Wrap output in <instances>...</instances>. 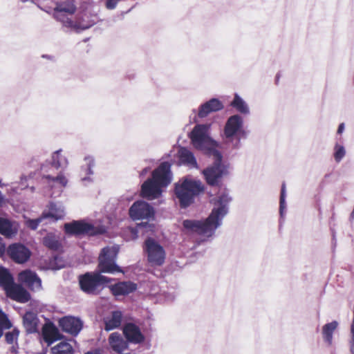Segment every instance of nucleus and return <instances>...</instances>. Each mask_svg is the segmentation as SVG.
Listing matches in <instances>:
<instances>
[{"instance_id": "f257e3e1", "label": "nucleus", "mask_w": 354, "mask_h": 354, "mask_svg": "<svg viewBox=\"0 0 354 354\" xmlns=\"http://www.w3.org/2000/svg\"><path fill=\"white\" fill-rule=\"evenodd\" d=\"M231 197L226 192L219 193L210 200L212 209L205 221L187 219L183 222V231L188 235H201L206 238L212 237L216 229L222 225L224 217L229 211Z\"/></svg>"}, {"instance_id": "f03ea898", "label": "nucleus", "mask_w": 354, "mask_h": 354, "mask_svg": "<svg viewBox=\"0 0 354 354\" xmlns=\"http://www.w3.org/2000/svg\"><path fill=\"white\" fill-rule=\"evenodd\" d=\"M171 180V165L164 162L152 172V178L142 184V196L149 200L158 198L162 194V188L167 187Z\"/></svg>"}, {"instance_id": "7ed1b4c3", "label": "nucleus", "mask_w": 354, "mask_h": 354, "mask_svg": "<svg viewBox=\"0 0 354 354\" xmlns=\"http://www.w3.org/2000/svg\"><path fill=\"white\" fill-rule=\"evenodd\" d=\"M210 127V124H197L190 132L189 138L195 149L207 156H212V154L218 156V149L220 147V144L211 138Z\"/></svg>"}, {"instance_id": "20e7f679", "label": "nucleus", "mask_w": 354, "mask_h": 354, "mask_svg": "<svg viewBox=\"0 0 354 354\" xmlns=\"http://www.w3.org/2000/svg\"><path fill=\"white\" fill-rule=\"evenodd\" d=\"M248 132L244 128V120L242 116L234 114L230 116L224 125L222 138L225 144L234 149L241 146V139H246Z\"/></svg>"}, {"instance_id": "39448f33", "label": "nucleus", "mask_w": 354, "mask_h": 354, "mask_svg": "<svg viewBox=\"0 0 354 354\" xmlns=\"http://www.w3.org/2000/svg\"><path fill=\"white\" fill-rule=\"evenodd\" d=\"M203 189V185L200 180L185 178L176 184L175 194L180 207L186 208Z\"/></svg>"}, {"instance_id": "423d86ee", "label": "nucleus", "mask_w": 354, "mask_h": 354, "mask_svg": "<svg viewBox=\"0 0 354 354\" xmlns=\"http://www.w3.org/2000/svg\"><path fill=\"white\" fill-rule=\"evenodd\" d=\"M64 230L69 235L82 236L89 235L94 236L102 234L106 232L107 227L104 225L91 224L84 220L73 221L71 223H66L64 225Z\"/></svg>"}, {"instance_id": "0eeeda50", "label": "nucleus", "mask_w": 354, "mask_h": 354, "mask_svg": "<svg viewBox=\"0 0 354 354\" xmlns=\"http://www.w3.org/2000/svg\"><path fill=\"white\" fill-rule=\"evenodd\" d=\"M119 252V246L114 245L104 248L99 256L98 268L101 272L115 273L121 272L120 268L115 263Z\"/></svg>"}, {"instance_id": "6e6552de", "label": "nucleus", "mask_w": 354, "mask_h": 354, "mask_svg": "<svg viewBox=\"0 0 354 354\" xmlns=\"http://www.w3.org/2000/svg\"><path fill=\"white\" fill-rule=\"evenodd\" d=\"M110 281L111 279L102 275L100 272H86L79 277L82 290L88 294H96L102 286Z\"/></svg>"}, {"instance_id": "1a4fd4ad", "label": "nucleus", "mask_w": 354, "mask_h": 354, "mask_svg": "<svg viewBox=\"0 0 354 354\" xmlns=\"http://www.w3.org/2000/svg\"><path fill=\"white\" fill-rule=\"evenodd\" d=\"M144 250L148 262L153 266H162L165 260L166 252L164 248L155 239L148 238L144 244Z\"/></svg>"}, {"instance_id": "9d476101", "label": "nucleus", "mask_w": 354, "mask_h": 354, "mask_svg": "<svg viewBox=\"0 0 354 354\" xmlns=\"http://www.w3.org/2000/svg\"><path fill=\"white\" fill-rule=\"evenodd\" d=\"M218 155L212 154L214 159L213 165L203 171L207 183L211 185L217 184L219 179L227 174L228 167L222 162V155L219 151Z\"/></svg>"}, {"instance_id": "9b49d317", "label": "nucleus", "mask_w": 354, "mask_h": 354, "mask_svg": "<svg viewBox=\"0 0 354 354\" xmlns=\"http://www.w3.org/2000/svg\"><path fill=\"white\" fill-rule=\"evenodd\" d=\"M97 20L96 15L91 14L87 10L79 12L75 14V17L71 19L66 28L71 31L80 32L93 26Z\"/></svg>"}, {"instance_id": "f8f14e48", "label": "nucleus", "mask_w": 354, "mask_h": 354, "mask_svg": "<svg viewBox=\"0 0 354 354\" xmlns=\"http://www.w3.org/2000/svg\"><path fill=\"white\" fill-rule=\"evenodd\" d=\"M75 10L76 6L71 0L58 2L54 8L53 17L66 28L71 19L75 17Z\"/></svg>"}, {"instance_id": "ddd939ff", "label": "nucleus", "mask_w": 354, "mask_h": 354, "mask_svg": "<svg viewBox=\"0 0 354 354\" xmlns=\"http://www.w3.org/2000/svg\"><path fill=\"white\" fill-rule=\"evenodd\" d=\"M130 217L136 220L150 219L154 216V209L145 201L135 202L129 209Z\"/></svg>"}, {"instance_id": "4468645a", "label": "nucleus", "mask_w": 354, "mask_h": 354, "mask_svg": "<svg viewBox=\"0 0 354 354\" xmlns=\"http://www.w3.org/2000/svg\"><path fill=\"white\" fill-rule=\"evenodd\" d=\"M9 257L17 263H24L26 262L31 254L30 250L25 245L20 243H14L8 248Z\"/></svg>"}, {"instance_id": "2eb2a0df", "label": "nucleus", "mask_w": 354, "mask_h": 354, "mask_svg": "<svg viewBox=\"0 0 354 354\" xmlns=\"http://www.w3.org/2000/svg\"><path fill=\"white\" fill-rule=\"evenodd\" d=\"M111 348L118 354H130L129 342L117 332L112 333L109 337Z\"/></svg>"}, {"instance_id": "dca6fc26", "label": "nucleus", "mask_w": 354, "mask_h": 354, "mask_svg": "<svg viewBox=\"0 0 354 354\" xmlns=\"http://www.w3.org/2000/svg\"><path fill=\"white\" fill-rule=\"evenodd\" d=\"M19 281L32 290L37 291L41 288V281L37 274L30 270L21 272L18 277Z\"/></svg>"}, {"instance_id": "f3484780", "label": "nucleus", "mask_w": 354, "mask_h": 354, "mask_svg": "<svg viewBox=\"0 0 354 354\" xmlns=\"http://www.w3.org/2000/svg\"><path fill=\"white\" fill-rule=\"evenodd\" d=\"M122 332L129 344H140L145 339L140 328L134 324H126L123 327Z\"/></svg>"}, {"instance_id": "a211bd4d", "label": "nucleus", "mask_w": 354, "mask_h": 354, "mask_svg": "<svg viewBox=\"0 0 354 354\" xmlns=\"http://www.w3.org/2000/svg\"><path fill=\"white\" fill-rule=\"evenodd\" d=\"M64 216L65 208L60 203H49L42 212V218H45L53 222L64 218Z\"/></svg>"}, {"instance_id": "6ab92c4d", "label": "nucleus", "mask_w": 354, "mask_h": 354, "mask_svg": "<svg viewBox=\"0 0 354 354\" xmlns=\"http://www.w3.org/2000/svg\"><path fill=\"white\" fill-rule=\"evenodd\" d=\"M59 326L62 330L72 335H77L82 328V321L75 317H65L59 319Z\"/></svg>"}, {"instance_id": "aec40b11", "label": "nucleus", "mask_w": 354, "mask_h": 354, "mask_svg": "<svg viewBox=\"0 0 354 354\" xmlns=\"http://www.w3.org/2000/svg\"><path fill=\"white\" fill-rule=\"evenodd\" d=\"M6 295L10 299L21 303L27 302L30 299L29 293L20 285L10 282L4 289Z\"/></svg>"}, {"instance_id": "412c9836", "label": "nucleus", "mask_w": 354, "mask_h": 354, "mask_svg": "<svg viewBox=\"0 0 354 354\" xmlns=\"http://www.w3.org/2000/svg\"><path fill=\"white\" fill-rule=\"evenodd\" d=\"M43 179L52 189L57 190V195L60 194L68 183L66 177L62 173H59L57 176L44 174Z\"/></svg>"}, {"instance_id": "4be33fe9", "label": "nucleus", "mask_w": 354, "mask_h": 354, "mask_svg": "<svg viewBox=\"0 0 354 354\" xmlns=\"http://www.w3.org/2000/svg\"><path fill=\"white\" fill-rule=\"evenodd\" d=\"M17 221L0 217V234L6 238H12L17 235L19 230Z\"/></svg>"}, {"instance_id": "5701e85b", "label": "nucleus", "mask_w": 354, "mask_h": 354, "mask_svg": "<svg viewBox=\"0 0 354 354\" xmlns=\"http://www.w3.org/2000/svg\"><path fill=\"white\" fill-rule=\"evenodd\" d=\"M223 109V104L218 99L212 98L200 106L198 115L202 118L207 116L212 112L218 111Z\"/></svg>"}, {"instance_id": "b1692460", "label": "nucleus", "mask_w": 354, "mask_h": 354, "mask_svg": "<svg viewBox=\"0 0 354 354\" xmlns=\"http://www.w3.org/2000/svg\"><path fill=\"white\" fill-rule=\"evenodd\" d=\"M84 165L81 167V180L86 185L93 181L91 176L93 174L95 161L92 156H88L84 158Z\"/></svg>"}, {"instance_id": "393cba45", "label": "nucleus", "mask_w": 354, "mask_h": 354, "mask_svg": "<svg viewBox=\"0 0 354 354\" xmlns=\"http://www.w3.org/2000/svg\"><path fill=\"white\" fill-rule=\"evenodd\" d=\"M178 160L181 165L189 168H198L196 159L194 153L185 147H181L178 150Z\"/></svg>"}, {"instance_id": "a878e982", "label": "nucleus", "mask_w": 354, "mask_h": 354, "mask_svg": "<svg viewBox=\"0 0 354 354\" xmlns=\"http://www.w3.org/2000/svg\"><path fill=\"white\" fill-rule=\"evenodd\" d=\"M44 339L48 345L62 337L58 328L52 323L46 324L42 328Z\"/></svg>"}, {"instance_id": "bb28decb", "label": "nucleus", "mask_w": 354, "mask_h": 354, "mask_svg": "<svg viewBox=\"0 0 354 354\" xmlns=\"http://www.w3.org/2000/svg\"><path fill=\"white\" fill-rule=\"evenodd\" d=\"M122 314L120 311H113L111 314L104 319V330L110 331L118 328L122 323Z\"/></svg>"}, {"instance_id": "cd10ccee", "label": "nucleus", "mask_w": 354, "mask_h": 354, "mask_svg": "<svg viewBox=\"0 0 354 354\" xmlns=\"http://www.w3.org/2000/svg\"><path fill=\"white\" fill-rule=\"evenodd\" d=\"M23 324L28 333L38 331L39 319L35 313L27 312L23 317Z\"/></svg>"}, {"instance_id": "c85d7f7f", "label": "nucleus", "mask_w": 354, "mask_h": 354, "mask_svg": "<svg viewBox=\"0 0 354 354\" xmlns=\"http://www.w3.org/2000/svg\"><path fill=\"white\" fill-rule=\"evenodd\" d=\"M136 284L131 281L119 282L111 287V292L115 296L125 295L136 289Z\"/></svg>"}, {"instance_id": "c756f323", "label": "nucleus", "mask_w": 354, "mask_h": 354, "mask_svg": "<svg viewBox=\"0 0 354 354\" xmlns=\"http://www.w3.org/2000/svg\"><path fill=\"white\" fill-rule=\"evenodd\" d=\"M68 163V160L66 156L62 154V149L57 150L52 153L50 164L56 169L64 170L67 168Z\"/></svg>"}, {"instance_id": "7c9ffc66", "label": "nucleus", "mask_w": 354, "mask_h": 354, "mask_svg": "<svg viewBox=\"0 0 354 354\" xmlns=\"http://www.w3.org/2000/svg\"><path fill=\"white\" fill-rule=\"evenodd\" d=\"M230 105L243 115H249L250 113L248 104L238 93L234 94Z\"/></svg>"}, {"instance_id": "2f4dec72", "label": "nucleus", "mask_w": 354, "mask_h": 354, "mask_svg": "<svg viewBox=\"0 0 354 354\" xmlns=\"http://www.w3.org/2000/svg\"><path fill=\"white\" fill-rule=\"evenodd\" d=\"M338 326V322L333 321L323 326L322 327V336L324 342H326L329 346L333 344V335L334 331L336 330Z\"/></svg>"}, {"instance_id": "473e14b6", "label": "nucleus", "mask_w": 354, "mask_h": 354, "mask_svg": "<svg viewBox=\"0 0 354 354\" xmlns=\"http://www.w3.org/2000/svg\"><path fill=\"white\" fill-rule=\"evenodd\" d=\"M31 178V176L27 175H21L20 177L19 183H12L10 185V189H8V193L10 195L19 194L20 191L28 187V180Z\"/></svg>"}, {"instance_id": "72a5a7b5", "label": "nucleus", "mask_w": 354, "mask_h": 354, "mask_svg": "<svg viewBox=\"0 0 354 354\" xmlns=\"http://www.w3.org/2000/svg\"><path fill=\"white\" fill-rule=\"evenodd\" d=\"M43 243L52 250H58L61 248L59 236L53 233H49L44 237Z\"/></svg>"}, {"instance_id": "f704fd0d", "label": "nucleus", "mask_w": 354, "mask_h": 354, "mask_svg": "<svg viewBox=\"0 0 354 354\" xmlns=\"http://www.w3.org/2000/svg\"><path fill=\"white\" fill-rule=\"evenodd\" d=\"M72 346L67 342H61L51 348L52 354H73Z\"/></svg>"}, {"instance_id": "c9c22d12", "label": "nucleus", "mask_w": 354, "mask_h": 354, "mask_svg": "<svg viewBox=\"0 0 354 354\" xmlns=\"http://www.w3.org/2000/svg\"><path fill=\"white\" fill-rule=\"evenodd\" d=\"M346 153L344 146L339 142H336L333 147V157L334 160L337 163L340 162L345 157Z\"/></svg>"}, {"instance_id": "e433bc0d", "label": "nucleus", "mask_w": 354, "mask_h": 354, "mask_svg": "<svg viewBox=\"0 0 354 354\" xmlns=\"http://www.w3.org/2000/svg\"><path fill=\"white\" fill-rule=\"evenodd\" d=\"M12 277L6 268L0 267V287L5 289L10 282H12Z\"/></svg>"}, {"instance_id": "4c0bfd02", "label": "nucleus", "mask_w": 354, "mask_h": 354, "mask_svg": "<svg viewBox=\"0 0 354 354\" xmlns=\"http://www.w3.org/2000/svg\"><path fill=\"white\" fill-rule=\"evenodd\" d=\"M19 335V330L14 328L12 331L8 332L5 335V339L9 344H17V340Z\"/></svg>"}, {"instance_id": "58836bf2", "label": "nucleus", "mask_w": 354, "mask_h": 354, "mask_svg": "<svg viewBox=\"0 0 354 354\" xmlns=\"http://www.w3.org/2000/svg\"><path fill=\"white\" fill-rule=\"evenodd\" d=\"M286 185L283 183L281 186V196H280V205H279V212L280 215L282 217L283 216L286 204Z\"/></svg>"}, {"instance_id": "ea45409f", "label": "nucleus", "mask_w": 354, "mask_h": 354, "mask_svg": "<svg viewBox=\"0 0 354 354\" xmlns=\"http://www.w3.org/2000/svg\"><path fill=\"white\" fill-rule=\"evenodd\" d=\"M12 324L8 319L7 315L0 309V327H2V330L3 328L8 329L11 328Z\"/></svg>"}, {"instance_id": "a19ab883", "label": "nucleus", "mask_w": 354, "mask_h": 354, "mask_svg": "<svg viewBox=\"0 0 354 354\" xmlns=\"http://www.w3.org/2000/svg\"><path fill=\"white\" fill-rule=\"evenodd\" d=\"M46 218H42V214L41 216L36 219H29L26 221L27 226L32 230H36L39 223H41Z\"/></svg>"}, {"instance_id": "79ce46f5", "label": "nucleus", "mask_w": 354, "mask_h": 354, "mask_svg": "<svg viewBox=\"0 0 354 354\" xmlns=\"http://www.w3.org/2000/svg\"><path fill=\"white\" fill-rule=\"evenodd\" d=\"M344 129H345V126H344V123H341L339 127H338V129H337V134H342L344 131Z\"/></svg>"}, {"instance_id": "37998d69", "label": "nucleus", "mask_w": 354, "mask_h": 354, "mask_svg": "<svg viewBox=\"0 0 354 354\" xmlns=\"http://www.w3.org/2000/svg\"><path fill=\"white\" fill-rule=\"evenodd\" d=\"M17 350H18V344H12V346H11L10 351V352L12 354H17Z\"/></svg>"}, {"instance_id": "c03bdc74", "label": "nucleus", "mask_w": 354, "mask_h": 354, "mask_svg": "<svg viewBox=\"0 0 354 354\" xmlns=\"http://www.w3.org/2000/svg\"><path fill=\"white\" fill-rule=\"evenodd\" d=\"M149 167L144 168L140 174V176H145L149 172Z\"/></svg>"}, {"instance_id": "a18cd8bd", "label": "nucleus", "mask_w": 354, "mask_h": 354, "mask_svg": "<svg viewBox=\"0 0 354 354\" xmlns=\"http://www.w3.org/2000/svg\"><path fill=\"white\" fill-rule=\"evenodd\" d=\"M351 352L354 354V345H351Z\"/></svg>"}, {"instance_id": "49530a36", "label": "nucleus", "mask_w": 354, "mask_h": 354, "mask_svg": "<svg viewBox=\"0 0 354 354\" xmlns=\"http://www.w3.org/2000/svg\"><path fill=\"white\" fill-rule=\"evenodd\" d=\"M3 335L2 327H0V338Z\"/></svg>"}, {"instance_id": "de8ad7c7", "label": "nucleus", "mask_w": 354, "mask_h": 354, "mask_svg": "<svg viewBox=\"0 0 354 354\" xmlns=\"http://www.w3.org/2000/svg\"><path fill=\"white\" fill-rule=\"evenodd\" d=\"M351 216L352 218H354V208H353V212H351Z\"/></svg>"}, {"instance_id": "09e8293b", "label": "nucleus", "mask_w": 354, "mask_h": 354, "mask_svg": "<svg viewBox=\"0 0 354 354\" xmlns=\"http://www.w3.org/2000/svg\"><path fill=\"white\" fill-rule=\"evenodd\" d=\"M6 184L1 183V181L0 180V187H3V186H6Z\"/></svg>"}, {"instance_id": "8fccbe9b", "label": "nucleus", "mask_w": 354, "mask_h": 354, "mask_svg": "<svg viewBox=\"0 0 354 354\" xmlns=\"http://www.w3.org/2000/svg\"><path fill=\"white\" fill-rule=\"evenodd\" d=\"M86 354H97V353H93V352H88Z\"/></svg>"}, {"instance_id": "3c124183", "label": "nucleus", "mask_w": 354, "mask_h": 354, "mask_svg": "<svg viewBox=\"0 0 354 354\" xmlns=\"http://www.w3.org/2000/svg\"><path fill=\"white\" fill-rule=\"evenodd\" d=\"M29 0H21L22 2L25 3L26 1H28Z\"/></svg>"}, {"instance_id": "603ef678", "label": "nucleus", "mask_w": 354, "mask_h": 354, "mask_svg": "<svg viewBox=\"0 0 354 354\" xmlns=\"http://www.w3.org/2000/svg\"><path fill=\"white\" fill-rule=\"evenodd\" d=\"M41 170H42V171H44V170H45V167H44V166H43V167H41Z\"/></svg>"}, {"instance_id": "864d4df0", "label": "nucleus", "mask_w": 354, "mask_h": 354, "mask_svg": "<svg viewBox=\"0 0 354 354\" xmlns=\"http://www.w3.org/2000/svg\"><path fill=\"white\" fill-rule=\"evenodd\" d=\"M55 194V192H53V193L50 194V196H53Z\"/></svg>"}, {"instance_id": "5fc2aeb1", "label": "nucleus", "mask_w": 354, "mask_h": 354, "mask_svg": "<svg viewBox=\"0 0 354 354\" xmlns=\"http://www.w3.org/2000/svg\"><path fill=\"white\" fill-rule=\"evenodd\" d=\"M62 267V266H59L57 268L59 269Z\"/></svg>"}, {"instance_id": "6e6d98bb", "label": "nucleus", "mask_w": 354, "mask_h": 354, "mask_svg": "<svg viewBox=\"0 0 354 354\" xmlns=\"http://www.w3.org/2000/svg\"><path fill=\"white\" fill-rule=\"evenodd\" d=\"M2 201H0V203H1Z\"/></svg>"}]
</instances>
